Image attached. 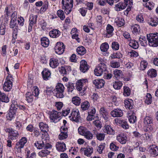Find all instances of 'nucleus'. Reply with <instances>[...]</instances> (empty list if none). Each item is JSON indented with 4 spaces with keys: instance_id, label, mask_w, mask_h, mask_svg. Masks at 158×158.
Segmentation results:
<instances>
[{
    "instance_id": "nucleus-1",
    "label": "nucleus",
    "mask_w": 158,
    "mask_h": 158,
    "mask_svg": "<svg viewBox=\"0 0 158 158\" xmlns=\"http://www.w3.org/2000/svg\"><path fill=\"white\" fill-rule=\"evenodd\" d=\"M49 138L47 136L44 137L42 136V142H37L34 143L35 146L39 149H50L52 145L48 143Z\"/></svg>"
},
{
    "instance_id": "nucleus-2",
    "label": "nucleus",
    "mask_w": 158,
    "mask_h": 158,
    "mask_svg": "<svg viewBox=\"0 0 158 158\" xmlns=\"http://www.w3.org/2000/svg\"><path fill=\"white\" fill-rule=\"evenodd\" d=\"M143 123L147 126L145 130V131L153 132L154 131L155 127L154 126L153 118L149 116H145L144 118Z\"/></svg>"
},
{
    "instance_id": "nucleus-3",
    "label": "nucleus",
    "mask_w": 158,
    "mask_h": 158,
    "mask_svg": "<svg viewBox=\"0 0 158 158\" xmlns=\"http://www.w3.org/2000/svg\"><path fill=\"white\" fill-rule=\"evenodd\" d=\"M147 37L150 46L157 47L158 46V33L150 34L147 35Z\"/></svg>"
},
{
    "instance_id": "nucleus-4",
    "label": "nucleus",
    "mask_w": 158,
    "mask_h": 158,
    "mask_svg": "<svg viewBox=\"0 0 158 158\" xmlns=\"http://www.w3.org/2000/svg\"><path fill=\"white\" fill-rule=\"evenodd\" d=\"M39 94V90L37 87H35L32 93L27 92L25 94L27 101L29 102H32L34 97H37Z\"/></svg>"
},
{
    "instance_id": "nucleus-5",
    "label": "nucleus",
    "mask_w": 158,
    "mask_h": 158,
    "mask_svg": "<svg viewBox=\"0 0 158 158\" xmlns=\"http://www.w3.org/2000/svg\"><path fill=\"white\" fill-rule=\"evenodd\" d=\"M79 133L84 136L88 140H91L93 139V135L92 133L86 128L81 127L78 128Z\"/></svg>"
},
{
    "instance_id": "nucleus-6",
    "label": "nucleus",
    "mask_w": 158,
    "mask_h": 158,
    "mask_svg": "<svg viewBox=\"0 0 158 158\" xmlns=\"http://www.w3.org/2000/svg\"><path fill=\"white\" fill-rule=\"evenodd\" d=\"M88 81L86 79H82L78 80L76 83V88L77 90L80 91L82 94H84V92L85 90V87L84 86L87 83Z\"/></svg>"
},
{
    "instance_id": "nucleus-7",
    "label": "nucleus",
    "mask_w": 158,
    "mask_h": 158,
    "mask_svg": "<svg viewBox=\"0 0 158 158\" xmlns=\"http://www.w3.org/2000/svg\"><path fill=\"white\" fill-rule=\"evenodd\" d=\"M73 0H62V8L64 9L67 14H69L73 7Z\"/></svg>"
},
{
    "instance_id": "nucleus-8",
    "label": "nucleus",
    "mask_w": 158,
    "mask_h": 158,
    "mask_svg": "<svg viewBox=\"0 0 158 158\" xmlns=\"http://www.w3.org/2000/svg\"><path fill=\"white\" fill-rule=\"evenodd\" d=\"M13 78L10 75H8L3 85V90L6 91H9L12 89Z\"/></svg>"
},
{
    "instance_id": "nucleus-9",
    "label": "nucleus",
    "mask_w": 158,
    "mask_h": 158,
    "mask_svg": "<svg viewBox=\"0 0 158 158\" xmlns=\"http://www.w3.org/2000/svg\"><path fill=\"white\" fill-rule=\"evenodd\" d=\"M132 0H124V2H120L115 5V10L119 11L125 9L126 6L128 5V2L129 4V6L132 5Z\"/></svg>"
},
{
    "instance_id": "nucleus-10",
    "label": "nucleus",
    "mask_w": 158,
    "mask_h": 158,
    "mask_svg": "<svg viewBox=\"0 0 158 158\" xmlns=\"http://www.w3.org/2000/svg\"><path fill=\"white\" fill-rule=\"evenodd\" d=\"M61 113L53 110L50 112L49 118L51 122L56 123L61 118Z\"/></svg>"
},
{
    "instance_id": "nucleus-11",
    "label": "nucleus",
    "mask_w": 158,
    "mask_h": 158,
    "mask_svg": "<svg viewBox=\"0 0 158 158\" xmlns=\"http://www.w3.org/2000/svg\"><path fill=\"white\" fill-rule=\"evenodd\" d=\"M69 117L71 120L77 123L79 122L80 116L79 110L77 109H73L71 111V115Z\"/></svg>"
},
{
    "instance_id": "nucleus-12",
    "label": "nucleus",
    "mask_w": 158,
    "mask_h": 158,
    "mask_svg": "<svg viewBox=\"0 0 158 158\" xmlns=\"http://www.w3.org/2000/svg\"><path fill=\"white\" fill-rule=\"evenodd\" d=\"M106 69V64L102 62H100L98 66L94 70L95 74L98 76H100L103 74Z\"/></svg>"
},
{
    "instance_id": "nucleus-13",
    "label": "nucleus",
    "mask_w": 158,
    "mask_h": 158,
    "mask_svg": "<svg viewBox=\"0 0 158 158\" xmlns=\"http://www.w3.org/2000/svg\"><path fill=\"white\" fill-rule=\"evenodd\" d=\"M5 131L9 133L8 138L10 139L13 140L17 138L19 134L17 131L14 130L12 128H6Z\"/></svg>"
},
{
    "instance_id": "nucleus-14",
    "label": "nucleus",
    "mask_w": 158,
    "mask_h": 158,
    "mask_svg": "<svg viewBox=\"0 0 158 158\" xmlns=\"http://www.w3.org/2000/svg\"><path fill=\"white\" fill-rule=\"evenodd\" d=\"M54 48L56 52L60 55L64 52L65 47L63 43L60 42L56 43Z\"/></svg>"
},
{
    "instance_id": "nucleus-15",
    "label": "nucleus",
    "mask_w": 158,
    "mask_h": 158,
    "mask_svg": "<svg viewBox=\"0 0 158 158\" xmlns=\"http://www.w3.org/2000/svg\"><path fill=\"white\" fill-rule=\"evenodd\" d=\"M27 139L25 137H22L16 144V148L21 151V148H23L27 143Z\"/></svg>"
},
{
    "instance_id": "nucleus-16",
    "label": "nucleus",
    "mask_w": 158,
    "mask_h": 158,
    "mask_svg": "<svg viewBox=\"0 0 158 158\" xmlns=\"http://www.w3.org/2000/svg\"><path fill=\"white\" fill-rule=\"evenodd\" d=\"M81 152L87 156H90L93 152V148L88 146L86 148H81L80 149Z\"/></svg>"
},
{
    "instance_id": "nucleus-17",
    "label": "nucleus",
    "mask_w": 158,
    "mask_h": 158,
    "mask_svg": "<svg viewBox=\"0 0 158 158\" xmlns=\"http://www.w3.org/2000/svg\"><path fill=\"white\" fill-rule=\"evenodd\" d=\"M96 110L95 108L93 107H91L89 110L88 112V115L87 117V120L88 121H91L94 119L95 117V113Z\"/></svg>"
},
{
    "instance_id": "nucleus-18",
    "label": "nucleus",
    "mask_w": 158,
    "mask_h": 158,
    "mask_svg": "<svg viewBox=\"0 0 158 158\" xmlns=\"http://www.w3.org/2000/svg\"><path fill=\"white\" fill-rule=\"evenodd\" d=\"M110 114L113 117H120L123 115V113L120 109H114L111 111Z\"/></svg>"
},
{
    "instance_id": "nucleus-19",
    "label": "nucleus",
    "mask_w": 158,
    "mask_h": 158,
    "mask_svg": "<svg viewBox=\"0 0 158 158\" xmlns=\"http://www.w3.org/2000/svg\"><path fill=\"white\" fill-rule=\"evenodd\" d=\"M80 70L83 73H85L89 69V66L88 65L86 61L84 60H81L80 62Z\"/></svg>"
},
{
    "instance_id": "nucleus-20",
    "label": "nucleus",
    "mask_w": 158,
    "mask_h": 158,
    "mask_svg": "<svg viewBox=\"0 0 158 158\" xmlns=\"http://www.w3.org/2000/svg\"><path fill=\"white\" fill-rule=\"evenodd\" d=\"M149 153L152 156H158V147L153 145L150 146Z\"/></svg>"
},
{
    "instance_id": "nucleus-21",
    "label": "nucleus",
    "mask_w": 158,
    "mask_h": 158,
    "mask_svg": "<svg viewBox=\"0 0 158 158\" xmlns=\"http://www.w3.org/2000/svg\"><path fill=\"white\" fill-rule=\"evenodd\" d=\"M117 140L121 144H125L127 140V138L123 134L118 135L116 137Z\"/></svg>"
},
{
    "instance_id": "nucleus-22",
    "label": "nucleus",
    "mask_w": 158,
    "mask_h": 158,
    "mask_svg": "<svg viewBox=\"0 0 158 158\" xmlns=\"http://www.w3.org/2000/svg\"><path fill=\"white\" fill-rule=\"evenodd\" d=\"M56 146L57 150L59 151L63 152L66 149L65 144L63 142H58Z\"/></svg>"
},
{
    "instance_id": "nucleus-23",
    "label": "nucleus",
    "mask_w": 158,
    "mask_h": 158,
    "mask_svg": "<svg viewBox=\"0 0 158 158\" xmlns=\"http://www.w3.org/2000/svg\"><path fill=\"white\" fill-rule=\"evenodd\" d=\"M105 83V81L102 79H96L93 81V84L95 85L97 88L98 89L101 88L103 87Z\"/></svg>"
},
{
    "instance_id": "nucleus-24",
    "label": "nucleus",
    "mask_w": 158,
    "mask_h": 158,
    "mask_svg": "<svg viewBox=\"0 0 158 158\" xmlns=\"http://www.w3.org/2000/svg\"><path fill=\"white\" fill-rule=\"evenodd\" d=\"M106 30V37L107 38H110L113 35V31H114L113 27L110 25L108 24L107 25Z\"/></svg>"
},
{
    "instance_id": "nucleus-25",
    "label": "nucleus",
    "mask_w": 158,
    "mask_h": 158,
    "mask_svg": "<svg viewBox=\"0 0 158 158\" xmlns=\"http://www.w3.org/2000/svg\"><path fill=\"white\" fill-rule=\"evenodd\" d=\"M49 64L51 67L55 68L59 65V62L58 59L52 58L50 60Z\"/></svg>"
},
{
    "instance_id": "nucleus-26",
    "label": "nucleus",
    "mask_w": 158,
    "mask_h": 158,
    "mask_svg": "<svg viewBox=\"0 0 158 158\" xmlns=\"http://www.w3.org/2000/svg\"><path fill=\"white\" fill-rule=\"evenodd\" d=\"M141 140L146 141H150L152 140L153 136L152 133H145L144 134L142 135Z\"/></svg>"
},
{
    "instance_id": "nucleus-27",
    "label": "nucleus",
    "mask_w": 158,
    "mask_h": 158,
    "mask_svg": "<svg viewBox=\"0 0 158 158\" xmlns=\"http://www.w3.org/2000/svg\"><path fill=\"white\" fill-rule=\"evenodd\" d=\"M149 24L153 27H156L158 24V18L156 17L150 18L148 20Z\"/></svg>"
},
{
    "instance_id": "nucleus-28",
    "label": "nucleus",
    "mask_w": 158,
    "mask_h": 158,
    "mask_svg": "<svg viewBox=\"0 0 158 158\" xmlns=\"http://www.w3.org/2000/svg\"><path fill=\"white\" fill-rule=\"evenodd\" d=\"M60 32L57 29H53L50 31L49 35L50 37L53 38L58 37L60 35Z\"/></svg>"
},
{
    "instance_id": "nucleus-29",
    "label": "nucleus",
    "mask_w": 158,
    "mask_h": 158,
    "mask_svg": "<svg viewBox=\"0 0 158 158\" xmlns=\"http://www.w3.org/2000/svg\"><path fill=\"white\" fill-rule=\"evenodd\" d=\"M42 74L44 80H48L50 77V72L48 69L44 70L42 72Z\"/></svg>"
},
{
    "instance_id": "nucleus-30",
    "label": "nucleus",
    "mask_w": 158,
    "mask_h": 158,
    "mask_svg": "<svg viewBox=\"0 0 158 158\" xmlns=\"http://www.w3.org/2000/svg\"><path fill=\"white\" fill-rule=\"evenodd\" d=\"M103 131L105 133L110 135H114V130L109 125H105Z\"/></svg>"
},
{
    "instance_id": "nucleus-31",
    "label": "nucleus",
    "mask_w": 158,
    "mask_h": 158,
    "mask_svg": "<svg viewBox=\"0 0 158 158\" xmlns=\"http://www.w3.org/2000/svg\"><path fill=\"white\" fill-rule=\"evenodd\" d=\"M39 127L41 131L43 132H47L48 130V125L43 122L39 123Z\"/></svg>"
},
{
    "instance_id": "nucleus-32",
    "label": "nucleus",
    "mask_w": 158,
    "mask_h": 158,
    "mask_svg": "<svg viewBox=\"0 0 158 158\" xmlns=\"http://www.w3.org/2000/svg\"><path fill=\"white\" fill-rule=\"evenodd\" d=\"M99 112L105 119L107 120L108 118V113L105 107H101L100 109Z\"/></svg>"
},
{
    "instance_id": "nucleus-33",
    "label": "nucleus",
    "mask_w": 158,
    "mask_h": 158,
    "mask_svg": "<svg viewBox=\"0 0 158 158\" xmlns=\"http://www.w3.org/2000/svg\"><path fill=\"white\" fill-rule=\"evenodd\" d=\"M0 101L7 103L9 101V99L8 97L4 93H2L0 91Z\"/></svg>"
},
{
    "instance_id": "nucleus-34",
    "label": "nucleus",
    "mask_w": 158,
    "mask_h": 158,
    "mask_svg": "<svg viewBox=\"0 0 158 158\" xmlns=\"http://www.w3.org/2000/svg\"><path fill=\"white\" fill-rule=\"evenodd\" d=\"M115 22L118 27L123 26L125 24V21L122 18H117L115 19Z\"/></svg>"
},
{
    "instance_id": "nucleus-35",
    "label": "nucleus",
    "mask_w": 158,
    "mask_h": 158,
    "mask_svg": "<svg viewBox=\"0 0 158 158\" xmlns=\"http://www.w3.org/2000/svg\"><path fill=\"white\" fill-rule=\"evenodd\" d=\"M129 43V45L134 49H137L139 47V44L138 42L135 40H130Z\"/></svg>"
},
{
    "instance_id": "nucleus-36",
    "label": "nucleus",
    "mask_w": 158,
    "mask_h": 158,
    "mask_svg": "<svg viewBox=\"0 0 158 158\" xmlns=\"http://www.w3.org/2000/svg\"><path fill=\"white\" fill-rule=\"evenodd\" d=\"M41 44L44 47H47L49 45V41L48 39L46 37L42 38L41 39Z\"/></svg>"
},
{
    "instance_id": "nucleus-37",
    "label": "nucleus",
    "mask_w": 158,
    "mask_h": 158,
    "mask_svg": "<svg viewBox=\"0 0 158 158\" xmlns=\"http://www.w3.org/2000/svg\"><path fill=\"white\" fill-rule=\"evenodd\" d=\"M77 52L79 55H83L86 53V50L84 47L80 46L77 48Z\"/></svg>"
},
{
    "instance_id": "nucleus-38",
    "label": "nucleus",
    "mask_w": 158,
    "mask_h": 158,
    "mask_svg": "<svg viewBox=\"0 0 158 158\" xmlns=\"http://www.w3.org/2000/svg\"><path fill=\"white\" fill-rule=\"evenodd\" d=\"M125 106L126 108L132 109L133 107V101L131 100H126L124 102Z\"/></svg>"
},
{
    "instance_id": "nucleus-39",
    "label": "nucleus",
    "mask_w": 158,
    "mask_h": 158,
    "mask_svg": "<svg viewBox=\"0 0 158 158\" xmlns=\"http://www.w3.org/2000/svg\"><path fill=\"white\" fill-rule=\"evenodd\" d=\"M90 106V104L89 102L85 101L82 102L81 104V107L83 110H87Z\"/></svg>"
},
{
    "instance_id": "nucleus-40",
    "label": "nucleus",
    "mask_w": 158,
    "mask_h": 158,
    "mask_svg": "<svg viewBox=\"0 0 158 158\" xmlns=\"http://www.w3.org/2000/svg\"><path fill=\"white\" fill-rule=\"evenodd\" d=\"M44 149V150H42L38 153L39 155L40 156H45L49 154L50 152V151L49 150L50 149Z\"/></svg>"
},
{
    "instance_id": "nucleus-41",
    "label": "nucleus",
    "mask_w": 158,
    "mask_h": 158,
    "mask_svg": "<svg viewBox=\"0 0 158 158\" xmlns=\"http://www.w3.org/2000/svg\"><path fill=\"white\" fill-rule=\"evenodd\" d=\"M148 75L151 77H155L157 75L156 70L154 69H152L148 71Z\"/></svg>"
},
{
    "instance_id": "nucleus-42",
    "label": "nucleus",
    "mask_w": 158,
    "mask_h": 158,
    "mask_svg": "<svg viewBox=\"0 0 158 158\" xmlns=\"http://www.w3.org/2000/svg\"><path fill=\"white\" fill-rule=\"evenodd\" d=\"M106 147V143H101V144L98 147L97 151L99 154L103 153V151Z\"/></svg>"
},
{
    "instance_id": "nucleus-43",
    "label": "nucleus",
    "mask_w": 158,
    "mask_h": 158,
    "mask_svg": "<svg viewBox=\"0 0 158 158\" xmlns=\"http://www.w3.org/2000/svg\"><path fill=\"white\" fill-rule=\"evenodd\" d=\"M16 112L11 110H10L9 111L7 115V119L9 121H11L15 116Z\"/></svg>"
},
{
    "instance_id": "nucleus-44",
    "label": "nucleus",
    "mask_w": 158,
    "mask_h": 158,
    "mask_svg": "<svg viewBox=\"0 0 158 158\" xmlns=\"http://www.w3.org/2000/svg\"><path fill=\"white\" fill-rule=\"evenodd\" d=\"M114 76L117 79L120 78L123 76V74L122 71L118 69H115L114 72Z\"/></svg>"
},
{
    "instance_id": "nucleus-45",
    "label": "nucleus",
    "mask_w": 158,
    "mask_h": 158,
    "mask_svg": "<svg viewBox=\"0 0 158 158\" xmlns=\"http://www.w3.org/2000/svg\"><path fill=\"white\" fill-rule=\"evenodd\" d=\"M81 99L77 96L73 97L72 98L73 103L76 106H79L81 103Z\"/></svg>"
},
{
    "instance_id": "nucleus-46",
    "label": "nucleus",
    "mask_w": 158,
    "mask_h": 158,
    "mask_svg": "<svg viewBox=\"0 0 158 158\" xmlns=\"http://www.w3.org/2000/svg\"><path fill=\"white\" fill-rule=\"evenodd\" d=\"M123 85V83L120 81H115L113 84V86L115 89H119Z\"/></svg>"
},
{
    "instance_id": "nucleus-47",
    "label": "nucleus",
    "mask_w": 158,
    "mask_h": 158,
    "mask_svg": "<svg viewBox=\"0 0 158 158\" xmlns=\"http://www.w3.org/2000/svg\"><path fill=\"white\" fill-rule=\"evenodd\" d=\"M37 16L36 15H31L29 19V24L31 25H33L34 24H35L37 21Z\"/></svg>"
},
{
    "instance_id": "nucleus-48",
    "label": "nucleus",
    "mask_w": 158,
    "mask_h": 158,
    "mask_svg": "<svg viewBox=\"0 0 158 158\" xmlns=\"http://www.w3.org/2000/svg\"><path fill=\"white\" fill-rule=\"evenodd\" d=\"M152 100V97L150 94L148 93L146 96L145 102L148 105L151 103Z\"/></svg>"
},
{
    "instance_id": "nucleus-49",
    "label": "nucleus",
    "mask_w": 158,
    "mask_h": 158,
    "mask_svg": "<svg viewBox=\"0 0 158 158\" xmlns=\"http://www.w3.org/2000/svg\"><path fill=\"white\" fill-rule=\"evenodd\" d=\"M71 67L70 66H66L65 67H61L60 70V73L63 74V76H64L65 74H66L67 73L66 71V69H69V70H71Z\"/></svg>"
},
{
    "instance_id": "nucleus-50",
    "label": "nucleus",
    "mask_w": 158,
    "mask_h": 158,
    "mask_svg": "<svg viewBox=\"0 0 158 158\" xmlns=\"http://www.w3.org/2000/svg\"><path fill=\"white\" fill-rule=\"evenodd\" d=\"M131 114L130 113H128V118L130 122L133 123L136 121V117L133 115L130 114Z\"/></svg>"
},
{
    "instance_id": "nucleus-51",
    "label": "nucleus",
    "mask_w": 158,
    "mask_h": 158,
    "mask_svg": "<svg viewBox=\"0 0 158 158\" xmlns=\"http://www.w3.org/2000/svg\"><path fill=\"white\" fill-rule=\"evenodd\" d=\"M109 48V45L106 43H104L102 44L100 46V49L101 51L103 52L107 51Z\"/></svg>"
},
{
    "instance_id": "nucleus-52",
    "label": "nucleus",
    "mask_w": 158,
    "mask_h": 158,
    "mask_svg": "<svg viewBox=\"0 0 158 158\" xmlns=\"http://www.w3.org/2000/svg\"><path fill=\"white\" fill-rule=\"evenodd\" d=\"M57 14L61 20H63L65 18V16L64 11L61 10H59L57 11Z\"/></svg>"
},
{
    "instance_id": "nucleus-53",
    "label": "nucleus",
    "mask_w": 158,
    "mask_h": 158,
    "mask_svg": "<svg viewBox=\"0 0 158 158\" xmlns=\"http://www.w3.org/2000/svg\"><path fill=\"white\" fill-rule=\"evenodd\" d=\"M123 94L125 96H128L131 94V91L129 88L127 86L124 87Z\"/></svg>"
},
{
    "instance_id": "nucleus-54",
    "label": "nucleus",
    "mask_w": 158,
    "mask_h": 158,
    "mask_svg": "<svg viewBox=\"0 0 158 158\" xmlns=\"http://www.w3.org/2000/svg\"><path fill=\"white\" fill-rule=\"evenodd\" d=\"M64 87L63 85L60 83L57 84L56 87V91H64Z\"/></svg>"
},
{
    "instance_id": "nucleus-55",
    "label": "nucleus",
    "mask_w": 158,
    "mask_h": 158,
    "mask_svg": "<svg viewBox=\"0 0 158 158\" xmlns=\"http://www.w3.org/2000/svg\"><path fill=\"white\" fill-rule=\"evenodd\" d=\"M66 86L67 87L68 92H72L74 89L73 84L71 82H69L68 84H67Z\"/></svg>"
},
{
    "instance_id": "nucleus-56",
    "label": "nucleus",
    "mask_w": 158,
    "mask_h": 158,
    "mask_svg": "<svg viewBox=\"0 0 158 158\" xmlns=\"http://www.w3.org/2000/svg\"><path fill=\"white\" fill-rule=\"evenodd\" d=\"M96 137L98 140L102 141L104 140L105 137V135L104 133H98L96 135Z\"/></svg>"
},
{
    "instance_id": "nucleus-57",
    "label": "nucleus",
    "mask_w": 158,
    "mask_h": 158,
    "mask_svg": "<svg viewBox=\"0 0 158 158\" xmlns=\"http://www.w3.org/2000/svg\"><path fill=\"white\" fill-rule=\"evenodd\" d=\"M133 32L136 33L140 31L139 26L137 24H135L131 27Z\"/></svg>"
},
{
    "instance_id": "nucleus-58",
    "label": "nucleus",
    "mask_w": 158,
    "mask_h": 158,
    "mask_svg": "<svg viewBox=\"0 0 158 158\" xmlns=\"http://www.w3.org/2000/svg\"><path fill=\"white\" fill-rule=\"evenodd\" d=\"M110 148L112 151H117L119 148V147L116 145L114 143L112 142L110 145Z\"/></svg>"
},
{
    "instance_id": "nucleus-59",
    "label": "nucleus",
    "mask_w": 158,
    "mask_h": 158,
    "mask_svg": "<svg viewBox=\"0 0 158 158\" xmlns=\"http://www.w3.org/2000/svg\"><path fill=\"white\" fill-rule=\"evenodd\" d=\"M119 122L120 124H121L122 127L123 128L126 129L129 128V125L126 122L124 121L119 120Z\"/></svg>"
},
{
    "instance_id": "nucleus-60",
    "label": "nucleus",
    "mask_w": 158,
    "mask_h": 158,
    "mask_svg": "<svg viewBox=\"0 0 158 158\" xmlns=\"http://www.w3.org/2000/svg\"><path fill=\"white\" fill-rule=\"evenodd\" d=\"M147 62L145 61H142L140 64V69L142 70H144L147 67Z\"/></svg>"
},
{
    "instance_id": "nucleus-61",
    "label": "nucleus",
    "mask_w": 158,
    "mask_h": 158,
    "mask_svg": "<svg viewBox=\"0 0 158 158\" xmlns=\"http://www.w3.org/2000/svg\"><path fill=\"white\" fill-rule=\"evenodd\" d=\"M119 45L117 42H113L112 44V48L113 49L117 50L119 48Z\"/></svg>"
},
{
    "instance_id": "nucleus-62",
    "label": "nucleus",
    "mask_w": 158,
    "mask_h": 158,
    "mask_svg": "<svg viewBox=\"0 0 158 158\" xmlns=\"http://www.w3.org/2000/svg\"><path fill=\"white\" fill-rule=\"evenodd\" d=\"M64 134L60 133L58 136V138L60 140H62L66 139L68 136V134H66V132Z\"/></svg>"
},
{
    "instance_id": "nucleus-63",
    "label": "nucleus",
    "mask_w": 158,
    "mask_h": 158,
    "mask_svg": "<svg viewBox=\"0 0 158 158\" xmlns=\"http://www.w3.org/2000/svg\"><path fill=\"white\" fill-rule=\"evenodd\" d=\"M55 106L58 110H60L62 107L63 106V104L61 102H55Z\"/></svg>"
},
{
    "instance_id": "nucleus-64",
    "label": "nucleus",
    "mask_w": 158,
    "mask_h": 158,
    "mask_svg": "<svg viewBox=\"0 0 158 158\" xmlns=\"http://www.w3.org/2000/svg\"><path fill=\"white\" fill-rule=\"evenodd\" d=\"M122 56V54L119 52L114 53L112 55L111 57L112 58H120Z\"/></svg>"
}]
</instances>
